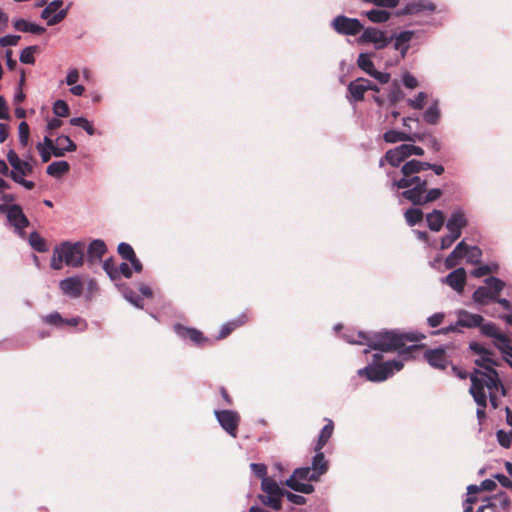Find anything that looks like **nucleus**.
Returning <instances> with one entry per match:
<instances>
[{"label": "nucleus", "mask_w": 512, "mask_h": 512, "mask_svg": "<svg viewBox=\"0 0 512 512\" xmlns=\"http://www.w3.org/2000/svg\"><path fill=\"white\" fill-rule=\"evenodd\" d=\"M511 500L505 492H500L487 499V506L494 512L506 511L510 508Z\"/></svg>", "instance_id": "27"}, {"label": "nucleus", "mask_w": 512, "mask_h": 512, "mask_svg": "<svg viewBox=\"0 0 512 512\" xmlns=\"http://www.w3.org/2000/svg\"><path fill=\"white\" fill-rule=\"evenodd\" d=\"M424 338L425 336L420 333L383 331L373 335L358 332L355 336H348L347 340L352 344H366L373 350L383 352L398 351L400 355L408 358L412 356L413 352L424 348L423 344H416Z\"/></svg>", "instance_id": "1"}, {"label": "nucleus", "mask_w": 512, "mask_h": 512, "mask_svg": "<svg viewBox=\"0 0 512 512\" xmlns=\"http://www.w3.org/2000/svg\"><path fill=\"white\" fill-rule=\"evenodd\" d=\"M284 496H286L287 499L295 505H304L306 503L305 497H303L301 495L294 494L287 490L284 491Z\"/></svg>", "instance_id": "59"}, {"label": "nucleus", "mask_w": 512, "mask_h": 512, "mask_svg": "<svg viewBox=\"0 0 512 512\" xmlns=\"http://www.w3.org/2000/svg\"><path fill=\"white\" fill-rule=\"evenodd\" d=\"M69 106L63 100H57L53 105V112L58 117H67L69 115Z\"/></svg>", "instance_id": "50"}, {"label": "nucleus", "mask_w": 512, "mask_h": 512, "mask_svg": "<svg viewBox=\"0 0 512 512\" xmlns=\"http://www.w3.org/2000/svg\"><path fill=\"white\" fill-rule=\"evenodd\" d=\"M69 170H70V165L67 161H55V162H52L47 167L46 172L48 175H50L52 177L59 178L63 174L67 173Z\"/></svg>", "instance_id": "34"}, {"label": "nucleus", "mask_w": 512, "mask_h": 512, "mask_svg": "<svg viewBox=\"0 0 512 512\" xmlns=\"http://www.w3.org/2000/svg\"><path fill=\"white\" fill-rule=\"evenodd\" d=\"M392 178L393 187L405 189L401 196L414 206H423L438 200L443 191L440 188L428 189L430 175L414 177H397L395 172L388 174Z\"/></svg>", "instance_id": "2"}, {"label": "nucleus", "mask_w": 512, "mask_h": 512, "mask_svg": "<svg viewBox=\"0 0 512 512\" xmlns=\"http://www.w3.org/2000/svg\"><path fill=\"white\" fill-rule=\"evenodd\" d=\"M358 374L366 377V379L371 382H381L389 377L388 369L384 363L368 365L365 368L360 369Z\"/></svg>", "instance_id": "16"}, {"label": "nucleus", "mask_w": 512, "mask_h": 512, "mask_svg": "<svg viewBox=\"0 0 512 512\" xmlns=\"http://www.w3.org/2000/svg\"><path fill=\"white\" fill-rule=\"evenodd\" d=\"M482 251L477 246H468L465 249V256L467 262L471 264H479L481 262Z\"/></svg>", "instance_id": "41"}, {"label": "nucleus", "mask_w": 512, "mask_h": 512, "mask_svg": "<svg viewBox=\"0 0 512 512\" xmlns=\"http://www.w3.org/2000/svg\"><path fill=\"white\" fill-rule=\"evenodd\" d=\"M24 177H25V176H22V177H21V175H19V174L10 173V178H11L14 182H16V183H18V184L22 185L23 187H25V188H26V189H28V190H32V189L35 187V183H34L33 181L25 180V179H24Z\"/></svg>", "instance_id": "56"}, {"label": "nucleus", "mask_w": 512, "mask_h": 512, "mask_svg": "<svg viewBox=\"0 0 512 512\" xmlns=\"http://www.w3.org/2000/svg\"><path fill=\"white\" fill-rule=\"evenodd\" d=\"M426 221L431 231L439 232L445 223V215L441 210L434 209L426 215Z\"/></svg>", "instance_id": "30"}, {"label": "nucleus", "mask_w": 512, "mask_h": 512, "mask_svg": "<svg viewBox=\"0 0 512 512\" xmlns=\"http://www.w3.org/2000/svg\"><path fill=\"white\" fill-rule=\"evenodd\" d=\"M490 356L491 355H483L480 359L475 360L477 366L484 368V370H481L482 372H487V367L494 368V366L498 365Z\"/></svg>", "instance_id": "53"}, {"label": "nucleus", "mask_w": 512, "mask_h": 512, "mask_svg": "<svg viewBox=\"0 0 512 512\" xmlns=\"http://www.w3.org/2000/svg\"><path fill=\"white\" fill-rule=\"evenodd\" d=\"M394 40V49L400 51L401 57L405 58L407 51L410 48V42L415 37V32L406 30L402 31L399 34L392 35Z\"/></svg>", "instance_id": "22"}, {"label": "nucleus", "mask_w": 512, "mask_h": 512, "mask_svg": "<svg viewBox=\"0 0 512 512\" xmlns=\"http://www.w3.org/2000/svg\"><path fill=\"white\" fill-rule=\"evenodd\" d=\"M251 469H252V471L254 472V474H255L256 476H258L259 478H262V480H263L264 478H268V477L266 476V474H267V467H266V465H264V464H259V463H252V464H251Z\"/></svg>", "instance_id": "62"}, {"label": "nucleus", "mask_w": 512, "mask_h": 512, "mask_svg": "<svg viewBox=\"0 0 512 512\" xmlns=\"http://www.w3.org/2000/svg\"><path fill=\"white\" fill-rule=\"evenodd\" d=\"M19 141L22 146H26L29 140L30 128L29 125L23 121L19 124Z\"/></svg>", "instance_id": "52"}, {"label": "nucleus", "mask_w": 512, "mask_h": 512, "mask_svg": "<svg viewBox=\"0 0 512 512\" xmlns=\"http://www.w3.org/2000/svg\"><path fill=\"white\" fill-rule=\"evenodd\" d=\"M456 236L452 235L451 233L443 236L440 241V249L445 250L452 246V244L458 240Z\"/></svg>", "instance_id": "63"}, {"label": "nucleus", "mask_w": 512, "mask_h": 512, "mask_svg": "<svg viewBox=\"0 0 512 512\" xmlns=\"http://www.w3.org/2000/svg\"><path fill=\"white\" fill-rule=\"evenodd\" d=\"M55 143L65 150V152H73L77 149L76 144L70 139V137L65 135L57 137Z\"/></svg>", "instance_id": "47"}, {"label": "nucleus", "mask_w": 512, "mask_h": 512, "mask_svg": "<svg viewBox=\"0 0 512 512\" xmlns=\"http://www.w3.org/2000/svg\"><path fill=\"white\" fill-rule=\"evenodd\" d=\"M284 495H259L260 501L269 508L279 511L282 508L281 498Z\"/></svg>", "instance_id": "37"}, {"label": "nucleus", "mask_w": 512, "mask_h": 512, "mask_svg": "<svg viewBox=\"0 0 512 512\" xmlns=\"http://www.w3.org/2000/svg\"><path fill=\"white\" fill-rule=\"evenodd\" d=\"M471 375H477L478 380L483 383V390L485 387L488 390H500L503 396L506 395V389L502 384L499 374L495 368L487 367V372H482L476 369Z\"/></svg>", "instance_id": "7"}, {"label": "nucleus", "mask_w": 512, "mask_h": 512, "mask_svg": "<svg viewBox=\"0 0 512 512\" xmlns=\"http://www.w3.org/2000/svg\"><path fill=\"white\" fill-rule=\"evenodd\" d=\"M371 88V81L365 78H358L348 85V92L355 101H362L364 94Z\"/></svg>", "instance_id": "23"}, {"label": "nucleus", "mask_w": 512, "mask_h": 512, "mask_svg": "<svg viewBox=\"0 0 512 512\" xmlns=\"http://www.w3.org/2000/svg\"><path fill=\"white\" fill-rule=\"evenodd\" d=\"M245 323L244 317L227 322L224 324L219 332L217 339H224L230 335L236 328L242 326Z\"/></svg>", "instance_id": "38"}, {"label": "nucleus", "mask_w": 512, "mask_h": 512, "mask_svg": "<svg viewBox=\"0 0 512 512\" xmlns=\"http://www.w3.org/2000/svg\"><path fill=\"white\" fill-rule=\"evenodd\" d=\"M424 214L419 208H409L404 212V218L407 224L411 227L420 223L423 220Z\"/></svg>", "instance_id": "36"}, {"label": "nucleus", "mask_w": 512, "mask_h": 512, "mask_svg": "<svg viewBox=\"0 0 512 512\" xmlns=\"http://www.w3.org/2000/svg\"><path fill=\"white\" fill-rule=\"evenodd\" d=\"M444 318H445L444 313H435L427 319V322L430 327L436 328L442 324V322L444 321Z\"/></svg>", "instance_id": "61"}, {"label": "nucleus", "mask_w": 512, "mask_h": 512, "mask_svg": "<svg viewBox=\"0 0 512 512\" xmlns=\"http://www.w3.org/2000/svg\"><path fill=\"white\" fill-rule=\"evenodd\" d=\"M367 18L374 23H383L389 20L390 13L385 10L372 9L366 13Z\"/></svg>", "instance_id": "40"}, {"label": "nucleus", "mask_w": 512, "mask_h": 512, "mask_svg": "<svg viewBox=\"0 0 512 512\" xmlns=\"http://www.w3.org/2000/svg\"><path fill=\"white\" fill-rule=\"evenodd\" d=\"M175 333L182 339H189L192 343L197 346H204L209 342V339L203 336V333L192 327H186L182 324L174 325Z\"/></svg>", "instance_id": "12"}, {"label": "nucleus", "mask_w": 512, "mask_h": 512, "mask_svg": "<svg viewBox=\"0 0 512 512\" xmlns=\"http://www.w3.org/2000/svg\"><path fill=\"white\" fill-rule=\"evenodd\" d=\"M7 160L12 166L13 170L10 173L19 174L22 176H28L33 173V166L27 161H23L19 158L17 153L10 150L7 154Z\"/></svg>", "instance_id": "18"}, {"label": "nucleus", "mask_w": 512, "mask_h": 512, "mask_svg": "<svg viewBox=\"0 0 512 512\" xmlns=\"http://www.w3.org/2000/svg\"><path fill=\"white\" fill-rule=\"evenodd\" d=\"M483 322L484 318L479 314H473L466 310H460L458 312L457 325H460V327L479 328Z\"/></svg>", "instance_id": "25"}, {"label": "nucleus", "mask_w": 512, "mask_h": 512, "mask_svg": "<svg viewBox=\"0 0 512 512\" xmlns=\"http://www.w3.org/2000/svg\"><path fill=\"white\" fill-rule=\"evenodd\" d=\"M384 159H386L387 163L392 167H398L402 162H404L407 159V157L406 155H404L399 145L393 149H389L388 151H386Z\"/></svg>", "instance_id": "32"}, {"label": "nucleus", "mask_w": 512, "mask_h": 512, "mask_svg": "<svg viewBox=\"0 0 512 512\" xmlns=\"http://www.w3.org/2000/svg\"><path fill=\"white\" fill-rule=\"evenodd\" d=\"M43 320L47 324L54 325V326H62L65 323V319H63L62 316L58 312H54L49 315H46L43 318Z\"/></svg>", "instance_id": "55"}, {"label": "nucleus", "mask_w": 512, "mask_h": 512, "mask_svg": "<svg viewBox=\"0 0 512 512\" xmlns=\"http://www.w3.org/2000/svg\"><path fill=\"white\" fill-rule=\"evenodd\" d=\"M424 359L434 368L445 369L451 361L443 347L427 349L424 352Z\"/></svg>", "instance_id": "13"}, {"label": "nucleus", "mask_w": 512, "mask_h": 512, "mask_svg": "<svg viewBox=\"0 0 512 512\" xmlns=\"http://www.w3.org/2000/svg\"><path fill=\"white\" fill-rule=\"evenodd\" d=\"M497 440L504 448H509L512 444V432L507 433L504 430L497 431Z\"/></svg>", "instance_id": "54"}, {"label": "nucleus", "mask_w": 512, "mask_h": 512, "mask_svg": "<svg viewBox=\"0 0 512 512\" xmlns=\"http://www.w3.org/2000/svg\"><path fill=\"white\" fill-rule=\"evenodd\" d=\"M424 120L428 124H436L439 121L440 118V110L437 106V104L431 105L424 113Z\"/></svg>", "instance_id": "44"}, {"label": "nucleus", "mask_w": 512, "mask_h": 512, "mask_svg": "<svg viewBox=\"0 0 512 512\" xmlns=\"http://www.w3.org/2000/svg\"><path fill=\"white\" fill-rule=\"evenodd\" d=\"M357 64L363 71H365L369 75H371V73H373V70H375L374 64L371 61L368 54L361 53L358 57Z\"/></svg>", "instance_id": "45"}, {"label": "nucleus", "mask_w": 512, "mask_h": 512, "mask_svg": "<svg viewBox=\"0 0 512 512\" xmlns=\"http://www.w3.org/2000/svg\"><path fill=\"white\" fill-rule=\"evenodd\" d=\"M106 251L107 247L104 241L100 239L93 240L87 249V262L93 265L97 261H100Z\"/></svg>", "instance_id": "24"}, {"label": "nucleus", "mask_w": 512, "mask_h": 512, "mask_svg": "<svg viewBox=\"0 0 512 512\" xmlns=\"http://www.w3.org/2000/svg\"><path fill=\"white\" fill-rule=\"evenodd\" d=\"M495 346L505 356V359H512V345L511 342L495 343Z\"/></svg>", "instance_id": "60"}, {"label": "nucleus", "mask_w": 512, "mask_h": 512, "mask_svg": "<svg viewBox=\"0 0 512 512\" xmlns=\"http://www.w3.org/2000/svg\"><path fill=\"white\" fill-rule=\"evenodd\" d=\"M333 29L341 35L355 36L363 30V25L356 18L339 15L332 21Z\"/></svg>", "instance_id": "8"}, {"label": "nucleus", "mask_w": 512, "mask_h": 512, "mask_svg": "<svg viewBox=\"0 0 512 512\" xmlns=\"http://www.w3.org/2000/svg\"><path fill=\"white\" fill-rule=\"evenodd\" d=\"M20 39H21V36H19V35L3 36L0 38V46L1 47L15 46L18 44Z\"/></svg>", "instance_id": "58"}, {"label": "nucleus", "mask_w": 512, "mask_h": 512, "mask_svg": "<svg viewBox=\"0 0 512 512\" xmlns=\"http://www.w3.org/2000/svg\"><path fill=\"white\" fill-rule=\"evenodd\" d=\"M59 287L63 294L78 298L83 292V283L79 277H69L60 281Z\"/></svg>", "instance_id": "20"}, {"label": "nucleus", "mask_w": 512, "mask_h": 512, "mask_svg": "<svg viewBox=\"0 0 512 512\" xmlns=\"http://www.w3.org/2000/svg\"><path fill=\"white\" fill-rule=\"evenodd\" d=\"M426 100V94L424 92L418 93L415 99H409L408 105L414 109H422Z\"/></svg>", "instance_id": "57"}, {"label": "nucleus", "mask_w": 512, "mask_h": 512, "mask_svg": "<svg viewBox=\"0 0 512 512\" xmlns=\"http://www.w3.org/2000/svg\"><path fill=\"white\" fill-rule=\"evenodd\" d=\"M39 51L38 46H29L22 50L20 54V61L24 64H34V54Z\"/></svg>", "instance_id": "43"}, {"label": "nucleus", "mask_w": 512, "mask_h": 512, "mask_svg": "<svg viewBox=\"0 0 512 512\" xmlns=\"http://www.w3.org/2000/svg\"><path fill=\"white\" fill-rule=\"evenodd\" d=\"M320 478L311 467H300L293 471L292 475L285 481V485L292 490L304 494L314 492V486L310 483H302V480L318 481Z\"/></svg>", "instance_id": "4"}, {"label": "nucleus", "mask_w": 512, "mask_h": 512, "mask_svg": "<svg viewBox=\"0 0 512 512\" xmlns=\"http://www.w3.org/2000/svg\"><path fill=\"white\" fill-rule=\"evenodd\" d=\"M487 286L478 287L472 298L476 303L486 304L489 300H494L503 290L505 283L496 277H489L485 280Z\"/></svg>", "instance_id": "5"}, {"label": "nucleus", "mask_w": 512, "mask_h": 512, "mask_svg": "<svg viewBox=\"0 0 512 512\" xmlns=\"http://www.w3.org/2000/svg\"><path fill=\"white\" fill-rule=\"evenodd\" d=\"M118 253L124 260H130L133 258L136 254L132 248V246L128 243L122 242L118 245Z\"/></svg>", "instance_id": "49"}, {"label": "nucleus", "mask_w": 512, "mask_h": 512, "mask_svg": "<svg viewBox=\"0 0 512 512\" xmlns=\"http://www.w3.org/2000/svg\"><path fill=\"white\" fill-rule=\"evenodd\" d=\"M29 243L31 247L37 252L44 253L48 250L45 239L42 238L37 232H32L29 235Z\"/></svg>", "instance_id": "39"}, {"label": "nucleus", "mask_w": 512, "mask_h": 512, "mask_svg": "<svg viewBox=\"0 0 512 512\" xmlns=\"http://www.w3.org/2000/svg\"><path fill=\"white\" fill-rule=\"evenodd\" d=\"M404 97V93L401 89V86L397 80L393 81L391 85V89L389 92V100L392 105H396L399 101H401Z\"/></svg>", "instance_id": "42"}, {"label": "nucleus", "mask_w": 512, "mask_h": 512, "mask_svg": "<svg viewBox=\"0 0 512 512\" xmlns=\"http://www.w3.org/2000/svg\"><path fill=\"white\" fill-rule=\"evenodd\" d=\"M383 139L387 143H397L400 141L415 142L416 140H422L423 135L417 133L410 134L397 130H388L383 134Z\"/></svg>", "instance_id": "26"}, {"label": "nucleus", "mask_w": 512, "mask_h": 512, "mask_svg": "<svg viewBox=\"0 0 512 512\" xmlns=\"http://www.w3.org/2000/svg\"><path fill=\"white\" fill-rule=\"evenodd\" d=\"M62 4V0H54L50 2L47 5V7L42 11L41 18L48 20L47 24L49 26L56 25L65 18V10H61L58 13L54 14L62 6Z\"/></svg>", "instance_id": "17"}, {"label": "nucleus", "mask_w": 512, "mask_h": 512, "mask_svg": "<svg viewBox=\"0 0 512 512\" xmlns=\"http://www.w3.org/2000/svg\"><path fill=\"white\" fill-rule=\"evenodd\" d=\"M261 488L263 492L266 493V495H284L285 491L284 489L280 488L274 479L270 477L264 478L262 480Z\"/></svg>", "instance_id": "35"}, {"label": "nucleus", "mask_w": 512, "mask_h": 512, "mask_svg": "<svg viewBox=\"0 0 512 512\" xmlns=\"http://www.w3.org/2000/svg\"><path fill=\"white\" fill-rule=\"evenodd\" d=\"M479 328L483 335L494 338L497 341L496 343L511 342V339L492 322H483Z\"/></svg>", "instance_id": "28"}, {"label": "nucleus", "mask_w": 512, "mask_h": 512, "mask_svg": "<svg viewBox=\"0 0 512 512\" xmlns=\"http://www.w3.org/2000/svg\"><path fill=\"white\" fill-rule=\"evenodd\" d=\"M436 6L434 3L426 0H419L415 2L408 3L403 9L399 10L397 15H414L419 14L424 11L433 12Z\"/></svg>", "instance_id": "21"}, {"label": "nucleus", "mask_w": 512, "mask_h": 512, "mask_svg": "<svg viewBox=\"0 0 512 512\" xmlns=\"http://www.w3.org/2000/svg\"><path fill=\"white\" fill-rule=\"evenodd\" d=\"M7 220L14 226V228L23 234V230L30 225V222L26 215L23 213L22 207L19 204H12L10 212L7 215Z\"/></svg>", "instance_id": "14"}, {"label": "nucleus", "mask_w": 512, "mask_h": 512, "mask_svg": "<svg viewBox=\"0 0 512 512\" xmlns=\"http://www.w3.org/2000/svg\"><path fill=\"white\" fill-rule=\"evenodd\" d=\"M467 248V244L465 241L459 242L454 250L447 256L445 259V267L447 269H452L458 265L460 259L465 256V249Z\"/></svg>", "instance_id": "29"}, {"label": "nucleus", "mask_w": 512, "mask_h": 512, "mask_svg": "<svg viewBox=\"0 0 512 512\" xmlns=\"http://www.w3.org/2000/svg\"><path fill=\"white\" fill-rule=\"evenodd\" d=\"M103 269L111 280L115 281L119 279V273L117 272V267L113 258H108L103 262Z\"/></svg>", "instance_id": "48"}, {"label": "nucleus", "mask_w": 512, "mask_h": 512, "mask_svg": "<svg viewBox=\"0 0 512 512\" xmlns=\"http://www.w3.org/2000/svg\"><path fill=\"white\" fill-rule=\"evenodd\" d=\"M36 148L41 156L42 162L47 163L51 159L52 151L44 147V145L41 143H38Z\"/></svg>", "instance_id": "64"}, {"label": "nucleus", "mask_w": 512, "mask_h": 512, "mask_svg": "<svg viewBox=\"0 0 512 512\" xmlns=\"http://www.w3.org/2000/svg\"><path fill=\"white\" fill-rule=\"evenodd\" d=\"M70 124L83 128L89 135L95 134L92 124L84 117H75L70 120Z\"/></svg>", "instance_id": "46"}, {"label": "nucleus", "mask_w": 512, "mask_h": 512, "mask_svg": "<svg viewBox=\"0 0 512 512\" xmlns=\"http://www.w3.org/2000/svg\"><path fill=\"white\" fill-rule=\"evenodd\" d=\"M392 41L393 37H388L385 32L374 27L366 28L358 39L360 44H374L377 50L384 49Z\"/></svg>", "instance_id": "10"}, {"label": "nucleus", "mask_w": 512, "mask_h": 512, "mask_svg": "<svg viewBox=\"0 0 512 512\" xmlns=\"http://www.w3.org/2000/svg\"><path fill=\"white\" fill-rule=\"evenodd\" d=\"M215 417L221 427L232 437H237L240 415L233 410H216Z\"/></svg>", "instance_id": "9"}, {"label": "nucleus", "mask_w": 512, "mask_h": 512, "mask_svg": "<svg viewBox=\"0 0 512 512\" xmlns=\"http://www.w3.org/2000/svg\"><path fill=\"white\" fill-rule=\"evenodd\" d=\"M467 274L464 268H457L450 272L442 282L450 286L458 293H462L464 291V287L466 284Z\"/></svg>", "instance_id": "19"}, {"label": "nucleus", "mask_w": 512, "mask_h": 512, "mask_svg": "<svg viewBox=\"0 0 512 512\" xmlns=\"http://www.w3.org/2000/svg\"><path fill=\"white\" fill-rule=\"evenodd\" d=\"M85 243L78 241L71 243L69 241L62 242L53 252L51 267L54 270H60L63 263L70 267H80L84 263Z\"/></svg>", "instance_id": "3"}, {"label": "nucleus", "mask_w": 512, "mask_h": 512, "mask_svg": "<svg viewBox=\"0 0 512 512\" xmlns=\"http://www.w3.org/2000/svg\"><path fill=\"white\" fill-rule=\"evenodd\" d=\"M326 420H327V423L322 428V430L319 434L317 443L314 447V451L322 450L324 448V446L327 444V442L329 441V439L331 438V436L333 435L334 423L331 419H326Z\"/></svg>", "instance_id": "31"}, {"label": "nucleus", "mask_w": 512, "mask_h": 512, "mask_svg": "<svg viewBox=\"0 0 512 512\" xmlns=\"http://www.w3.org/2000/svg\"><path fill=\"white\" fill-rule=\"evenodd\" d=\"M471 386L469 389L474 401L478 405L477 417L482 420L486 417L485 408L487 407V395L483 390V383H481L477 375H470Z\"/></svg>", "instance_id": "11"}, {"label": "nucleus", "mask_w": 512, "mask_h": 512, "mask_svg": "<svg viewBox=\"0 0 512 512\" xmlns=\"http://www.w3.org/2000/svg\"><path fill=\"white\" fill-rule=\"evenodd\" d=\"M311 468L320 478L328 470V461L325 459L324 453L321 450L315 451Z\"/></svg>", "instance_id": "33"}, {"label": "nucleus", "mask_w": 512, "mask_h": 512, "mask_svg": "<svg viewBox=\"0 0 512 512\" xmlns=\"http://www.w3.org/2000/svg\"><path fill=\"white\" fill-rule=\"evenodd\" d=\"M468 219L462 210H456L452 212L447 223L446 228L452 235L460 238L462 229L467 227Z\"/></svg>", "instance_id": "15"}, {"label": "nucleus", "mask_w": 512, "mask_h": 512, "mask_svg": "<svg viewBox=\"0 0 512 512\" xmlns=\"http://www.w3.org/2000/svg\"><path fill=\"white\" fill-rule=\"evenodd\" d=\"M400 147L407 158H409L412 155L422 156L424 154V150L419 146H415L412 144H401Z\"/></svg>", "instance_id": "51"}, {"label": "nucleus", "mask_w": 512, "mask_h": 512, "mask_svg": "<svg viewBox=\"0 0 512 512\" xmlns=\"http://www.w3.org/2000/svg\"><path fill=\"white\" fill-rule=\"evenodd\" d=\"M433 170L436 175H442L445 171L441 164H431L429 162L419 161L416 159L405 162L400 170L404 177L421 176L420 173L426 170Z\"/></svg>", "instance_id": "6"}]
</instances>
